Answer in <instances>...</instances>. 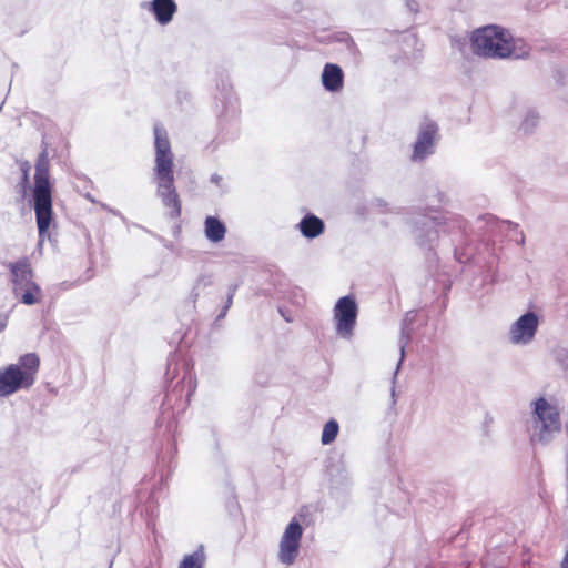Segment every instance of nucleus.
Listing matches in <instances>:
<instances>
[{"mask_svg": "<svg viewBox=\"0 0 568 568\" xmlns=\"http://www.w3.org/2000/svg\"><path fill=\"white\" fill-rule=\"evenodd\" d=\"M470 45L474 54L487 59H524L530 52L524 40L514 39L508 30L495 24L474 30Z\"/></svg>", "mask_w": 568, "mask_h": 568, "instance_id": "f257e3e1", "label": "nucleus"}, {"mask_svg": "<svg viewBox=\"0 0 568 568\" xmlns=\"http://www.w3.org/2000/svg\"><path fill=\"white\" fill-rule=\"evenodd\" d=\"M155 135V166L156 193L165 207L170 209L171 217L181 214V203L174 186L173 154L165 130L154 126Z\"/></svg>", "mask_w": 568, "mask_h": 568, "instance_id": "f03ea898", "label": "nucleus"}, {"mask_svg": "<svg viewBox=\"0 0 568 568\" xmlns=\"http://www.w3.org/2000/svg\"><path fill=\"white\" fill-rule=\"evenodd\" d=\"M39 367V356L36 353H28L22 355L18 363L0 369V397L31 387L36 382Z\"/></svg>", "mask_w": 568, "mask_h": 568, "instance_id": "7ed1b4c3", "label": "nucleus"}, {"mask_svg": "<svg viewBox=\"0 0 568 568\" xmlns=\"http://www.w3.org/2000/svg\"><path fill=\"white\" fill-rule=\"evenodd\" d=\"M34 181V211L39 235L42 237L47 233L52 219V199L49 182V156L47 151H43L38 158L36 164Z\"/></svg>", "mask_w": 568, "mask_h": 568, "instance_id": "20e7f679", "label": "nucleus"}, {"mask_svg": "<svg viewBox=\"0 0 568 568\" xmlns=\"http://www.w3.org/2000/svg\"><path fill=\"white\" fill-rule=\"evenodd\" d=\"M531 439L546 444L561 429L560 410L555 400L539 397L531 403Z\"/></svg>", "mask_w": 568, "mask_h": 568, "instance_id": "39448f33", "label": "nucleus"}, {"mask_svg": "<svg viewBox=\"0 0 568 568\" xmlns=\"http://www.w3.org/2000/svg\"><path fill=\"white\" fill-rule=\"evenodd\" d=\"M466 222L453 213L424 215L416 222L415 236L420 245H427L439 239V234L462 232Z\"/></svg>", "mask_w": 568, "mask_h": 568, "instance_id": "423d86ee", "label": "nucleus"}, {"mask_svg": "<svg viewBox=\"0 0 568 568\" xmlns=\"http://www.w3.org/2000/svg\"><path fill=\"white\" fill-rule=\"evenodd\" d=\"M12 275V293L24 305H34L42 300V290L33 280V271L27 258L9 264Z\"/></svg>", "mask_w": 568, "mask_h": 568, "instance_id": "0eeeda50", "label": "nucleus"}, {"mask_svg": "<svg viewBox=\"0 0 568 568\" xmlns=\"http://www.w3.org/2000/svg\"><path fill=\"white\" fill-rule=\"evenodd\" d=\"M358 307L353 296L338 298L333 308L335 332L338 337L349 341L356 327Z\"/></svg>", "mask_w": 568, "mask_h": 568, "instance_id": "6e6552de", "label": "nucleus"}, {"mask_svg": "<svg viewBox=\"0 0 568 568\" xmlns=\"http://www.w3.org/2000/svg\"><path fill=\"white\" fill-rule=\"evenodd\" d=\"M539 324V316L535 312L524 313L508 328L509 343L515 346L530 345L536 338Z\"/></svg>", "mask_w": 568, "mask_h": 568, "instance_id": "1a4fd4ad", "label": "nucleus"}, {"mask_svg": "<svg viewBox=\"0 0 568 568\" xmlns=\"http://www.w3.org/2000/svg\"><path fill=\"white\" fill-rule=\"evenodd\" d=\"M303 528L296 519H293L285 528L278 546V560L284 565L295 562L300 552V542Z\"/></svg>", "mask_w": 568, "mask_h": 568, "instance_id": "9d476101", "label": "nucleus"}, {"mask_svg": "<svg viewBox=\"0 0 568 568\" xmlns=\"http://www.w3.org/2000/svg\"><path fill=\"white\" fill-rule=\"evenodd\" d=\"M437 130L434 122L427 121L422 124L412 155L414 161H422L434 152Z\"/></svg>", "mask_w": 568, "mask_h": 568, "instance_id": "9b49d317", "label": "nucleus"}, {"mask_svg": "<svg viewBox=\"0 0 568 568\" xmlns=\"http://www.w3.org/2000/svg\"><path fill=\"white\" fill-rule=\"evenodd\" d=\"M323 87L329 92H338L343 88L344 73L339 65L327 63L322 72Z\"/></svg>", "mask_w": 568, "mask_h": 568, "instance_id": "f8f14e48", "label": "nucleus"}, {"mask_svg": "<svg viewBox=\"0 0 568 568\" xmlns=\"http://www.w3.org/2000/svg\"><path fill=\"white\" fill-rule=\"evenodd\" d=\"M151 11L160 24H168L176 11V4L173 0H153Z\"/></svg>", "mask_w": 568, "mask_h": 568, "instance_id": "ddd939ff", "label": "nucleus"}, {"mask_svg": "<svg viewBox=\"0 0 568 568\" xmlns=\"http://www.w3.org/2000/svg\"><path fill=\"white\" fill-rule=\"evenodd\" d=\"M298 226L301 233L308 239H314L324 232L323 221L315 215H306Z\"/></svg>", "mask_w": 568, "mask_h": 568, "instance_id": "4468645a", "label": "nucleus"}, {"mask_svg": "<svg viewBox=\"0 0 568 568\" xmlns=\"http://www.w3.org/2000/svg\"><path fill=\"white\" fill-rule=\"evenodd\" d=\"M205 236L213 243H219L225 237V225L214 216H207L204 222Z\"/></svg>", "mask_w": 568, "mask_h": 568, "instance_id": "2eb2a0df", "label": "nucleus"}, {"mask_svg": "<svg viewBox=\"0 0 568 568\" xmlns=\"http://www.w3.org/2000/svg\"><path fill=\"white\" fill-rule=\"evenodd\" d=\"M206 556L203 546H200L194 552L185 555L178 568H204Z\"/></svg>", "mask_w": 568, "mask_h": 568, "instance_id": "dca6fc26", "label": "nucleus"}, {"mask_svg": "<svg viewBox=\"0 0 568 568\" xmlns=\"http://www.w3.org/2000/svg\"><path fill=\"white\" fill-rule=\"evenodd\" d=\"M338 429H339V426L336 420H334V419L328 420L324 425V428L322 432V438H321L322 443L324 445H328V444L333 443L338 434Z\"/></svg>", "mask_w": 568, "mask_h": 568, "instance_id": "f3484780", "label": "nucleus"}, {"mask_svg": "<svg viewBox=\"0 0 568 568\" xmlns=\"http://www.w3.org/2000/svg\"><path fill=\"white\" fill-rule=\"evenodd\" d=\"M551 356L560 368L568 369V347L556 346L551 349Z\"/></svg>", "mask_w": 568, "mask_h": 568, "instance_id": "a211bd4d", "label": "nucleus"}, {"mask_svg": "<svg viewBox=\"0 0 568 568\" xmlns=\"http://www.w3.org/2000/svg\"><path fill=\"white\" fill-rule=\"evenodd\" d=\"M539 116L535 111L527 112L521 123V130L526 133L531 132L538 124Z\"/></svg>", "mask_w": 568, "mask_h": 568, "instance_id": "6ab92c4d", "label": "nucleus"}, {"mask_svg": "<svg viewBox=\"0 0 568 568\" xmlns=\"http://www.w3.org/2000/svg\"><path fill=\"white\" fill-rule=\"evenodd\" d=\"M409 339H410V332L405 326H403L402 333H400V336H399V341H398L399 349H400V359L398 362L396 371L399 369L400 364L404 361L405 348H406L407 344L409 343ZM395 374H397V372H395Z\"/></svg>", "mask_w": 568, "mask_h": 568, "instance_id": "aec40b11", "label": "nucleus"}, {"mask_svg": "<svg viewBox=\"0 0 568 568\" xmlns=\"http://www.w3.org/2000/svg\"><path fill=\"white\" fill-rule=\"evenodd\" d=\"M181 387H182V389H184V388L187 389L185 402L189 403L191 396L194 394V392L196 389V379H195V377L191 373L185 375L183 377V379H182V386Z\"/></svg>", "mask_w": 568, "mask_h": 568, "instance_id": "412c9836", "label": "nucleus"}, {"mask_svg": "<svg viewBox=\"0 0 568 568\" xmlns=\"http://www.w3.org/2000/svg\"><path fill=\"white\" fill-rule=\"evenodd\" d=\"M235 290H236V286H233V287L230 288V293H229V296H227V301H226L225 307H224L223 312L220 314L219 317H223L226 314V311L232 305V301H233V296H234Z\"/></svg>", "mask_w": 568, "mask_h": 568, "instance_id": "4be33fe9", "label": "nucleus"}, {"mask_svg": "<svg viewBox=\"0 0 568 568\" xmlns=\"http://www.w3.org/2000/svg\"><path fill=\"white\" fill-rule=\"evenodd\" d=\"M406 6L413 12H416L418 10V4L415 0H407Z\"/></svg>", "mask_w": 568, "mask_h": 568, "instance_id": "5701e85b", "label": "nucleus"}, {"mask_svg": "<svg viewBox=\"0 0 568 568\" xmlns=\"http://www.w3.org/2000/svg\"><path fill=\"white\" fill-rule=\"evenodd\" d=\"M559 568H568V550L565 552Z\"/></svg>", "mask_w": 568, "mask_h": 568, "instance_id": "b1692460", "label": "nucleus"}, {"mask_svg": "<svg viewBox=\"0 0 568 568\" xmlns=\"http://www.w3.org/2000/svg\"><path fill=\"white\" fill-rule=\"evenodd\" d=\"M7 326V316H0V332Z\"/></svg>", "mask_w": 568, "mask_h": 568, "instance_id": "393cba45", "label": "nucleus"}, {"mask_svg": "<svg viewBox=\"0 0 568 568\" xmlns=\"http://www.w3.org/2000/svg\"><path fill=\"white\" fill-rule=\"evenodd\" d=\"M22 171H23L24 179H27L28 171H29V165L27 163L23 165Z\"/></svg>", "mask_w": 568, "mask_h": 568, "instance_id": "a878e982", "label": "nucleus"}, {"mask_svg": "<svg viewBox=\"0 0 568 568\" xmlns=\"http://www.w3.org/2000/svg\"><path fill=\"white\" fill-rule=\"evenodd\" d=\"M220 180H221V178H220V176H217V175H213V176H212V181H213V182H215V183H219V182H220Z\"/></svg>", "mask_w": 568, "mask_h": 568, "instance_id": "bb28decb", "label": "nucleus"}]
</instances>
